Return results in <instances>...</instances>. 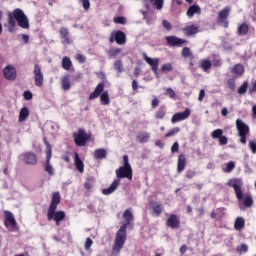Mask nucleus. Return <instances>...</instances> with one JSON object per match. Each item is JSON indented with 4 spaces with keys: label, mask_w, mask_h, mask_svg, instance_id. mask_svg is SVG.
I'll use <instances>...</instances> for the list:
<instances>
[{
    "label": "nucleus",
    "mask_w": 256,
    "mask_h": 256,
    "mask_svg": "<svg viewBox=\"0 0 256 256\" xmlns=\"http://www.w3.org/2000/svg\"><path fill=\"white\" fill-rule=\"evenodd\" d=\"M234 229L235 231H241L243 229H245V219L238 217L236 218L235 222H234Z\"/></svg>",
    "instance_id": "c9c22d12"
},
{
    "label": "nucleus",
    "mask_w": 256,
    "mask_h": 256,
    "mask_svg": "<svg viewBox=\"0 0 256 256\" xmlns=\"http://www.w3.org/2000/svg\"><path fill=\"white\" fill-rule=\"evenodd\" d=\"M203 215H205V208L204 207H200L197 209V216L199 217V219H201V217H203Z\"/></svg>",
    "instance_id": "680f3d73"
},
{
    "label": "nucleus",
    "mask_w": 256,
    "mask_h": 256,
    "mask_svg": "<svg viewBox=\"0 0 256 256\" xmlns=\"http://www.w3.org/2000/svg\"><path fill=\"white\" fill-rule=\"evenodd\" d=\"M231 13V7L226 6L221 11L218 12L217 16V23L218 25H221V27H224V29L229 28V14Z\"/></svg>",
    "instance_id": "6e6552de"
},
{
    "label": "nucleus",
    "mask_w": 256,
    "mask_h": 256,
    "mask_svg": "<svg viewBox=\"0 0 256 256\" xmlns=\"http://www.w3.org/2000/svg\"><path fill=\"white\" fill-rule=\"evenodd\" d=\"M236 251L237 253H247V251H249V247L247 244H241L237 246Z\"/></svg>",
    "instance_id": "09e8293b"
},
{
    "label": "nucleus",
    "mask_w": 256,
    "mask_h": 256,
    "mask_svg": "<svg viewBox=\"0 0 256 256\" xmlns=\"http://www.w3.org/2000/svg\"><path fill=\"white\" fill-rule=\"evenodd\" d=\"M3 75L7 81H15L17 79V69L13 65H7L3 69Z\"/></svg>",
    "instance_id": "dca6fc26"
},
{
    "label": "nucleus",
    "mask_w": 256,
    "mask_h": 256,
    "mask_svg": "<svg viewBox=\"0 0 256 256\" xmlns=\"http://www.w3.org/2000/svg\"><path fill=\"white\" fill-rule=\"evenodd\" d=\"M187 17L191 19L194 15H201V7L197 4L191 5L186 12Z\"/></svg>",
    "instance_id": "393cba45"
},
{
    "label": "nucleus",
    "mask_w": 256,
    "mask_h": 256,
    "mask_svg": "<svg viewBox=\"0 0 256 256\" xmlns=\"http://www.w3.org/2000/svg\"><path fill=\"white\" fill-rule=\"evenodd\" d=\"M122 217L126 222L116 232L112 247V255H119V253H121V249L125 247V243L127 242V228L130 227V229H133L135 217H133L131 209H126Z\"/></svg>",
    "instance_id": "f257e3e1"
},
{
    "label": "nucleus",
    "mask_w": 256,
    "mask_h": 256,
    "mask_svg": "<svg viewBox=\"0 0 256 256\" xmlns=\"http://www.w3.org/2000/svg\"><path fill=\"white\" fill-rule=\"evenodd\" d=\"M123 161H124L123 167H131V164H129V156L128 155L123 156Z\"/></svg>",
    "instance_id": "69168bd1"
},
{
    "label": "nucleus",
    "mask_w": 256,
    "mask_h": 256,
    "mask_svg": "<svg viewBox=\"0 0 256 256\" xmlns=\"http://www.w3.org/2000/svg\"><path fill=\"white\" fill-rule=\"evenodd\" d=\"M78 2L82 4L84 11H89L91 8V2L89 0H78Z\"/></svg>",
    "instance_id": "3c124183"
},
{
    "label": "nucleus",
    "mask_w": 256,
    "mask_h": 256,
    "mask_svg": "<svg viewBox=\"0 0 256 256\" xmlns=\"http://www.w3.org/2000/svg\"><path fill=\"white\" fill-rule=\"evenodd\" d=\"M152 216L153 217H161V213H163V204L160 202H151Z\"/></svg>",
    "instance_id": "4be33fe9"
},
{
    "label": "nucleus",
    "mask_w": 256,
    "mask_h": 256,
    "mask_svg": "<svg viewBox=\"0 0 256 256\" xmlns=\"http://www.w3.org/2000/svg\"><path fill=\"white\" fill-rule=\"evenodd\" d=\"M23 97L26 101H31V99H33V93H31V91L29 90H26L24 93H23Z\"/></svg>",
    "instance_id": "4d7b16f0"
},
{
    "label": "nucleus",
    "mask_w": 256,
    "mask_h": 256,
    "mask_svg": "<svg viewBox=\"0 0 256 256\" xmlns=\"http://www.w3.org/2000/svg\"><path fill=\"white\" fill-rule=\"evenodd\" d=\"M66 217L65 211L60 210L57 211V209L54 210H48L47 212V220L48 221H55L56 227H59L61 225V221H64Z\"/></svg>",
    "instance_id": "1a4fd4ad"
},
{
    "label": "nucleus",
    "mask_w": 256,
    "mask_h": 256,
    "mask_svg": "<svg viewBox=\"0 0 256 256\" xmlns=\"http://www.w3.org/2000/svg\"><path fill=\"white\" fill-rule=\"evenodd\" d=\"M162 26L164 27V29H166V31H171L173 29V25H171V22H169L168 20H163Z\"/></svg>",
    "instance_id": "864d4df0"
},
{
    "label": "nucleus",
    "mask_w": 256,
    "mask_h": 256,
    "mask_svg": "<svg viewBox=\"0 0 256 256\" xmlns=\"http://www.w3.org/2000/svg\"><path fill=\"white\" fill-rule=\"evenodd\" d=\"M74 165L80 173L85 172V164L83 163V160H81V158L79 157V153H75L74 155Z\"/></svg>",
    "instance_id": "cd10ccee"
},
{
    "label": "nucleus",
    "mask_w": 256,
    "mask_h": 256,
    "mask_svg": "<svg viewBox=\"0 0 256 256\" xmlns=\"http://www.w3.org/2000/svg\"><path fill=\"white\" fill-rule=\"evenodd\" d=\"M143 59L148 65H150L153 73L157 75V71H159V58H151L147 56L146 53H143Z\"/></svg>",
    "instance_id": "f3484780"
},
{
    "label": "nucleus",
    "mask_w": 256,
    "mask_h": 256,
    "mask_svg": "<svg viewBox=\"0 0 256 256\" xmlns=\"http://www.w3.org/2000/svg\"><path fill=\"white\" fill-rule=\"evenodd\" d=\"M191 117V109L186 108L183 112L175 113L171 118V123H179V121H185V119H189Z\"/></svg>",
    "instance_id": "2eb2a0df"
},
{
    "label": "nucleus",
    "mask_w": 256,
    "mask_h": 256,
    "mask_svg": "<svg viewBox=\"0 0 256 256\" xmlns=\"http://www.w3.org/2000/svg\"><path fill=\"white\" fill-rule=\"evenodd\" d=\"M227 84L229 89H231L232 91H235V78L228 79Z\"/></svg>",
    "instance_id": "13d9d810"
},
{
    "label": "nucleus",
    "mask_w": 256,
    "mask_h": 256,
    "mask_svg": "<svg viewBox=\"0 0 256 256\" xmlns=\"http://www.w3.org/2000/svg\"><path fill=\"white\" fill-rule=\"evenodd\" d=\"M120 184L121 180L115 179L108 188L102 190L103 195H111V193H115Z\"/></svg>",
    "instance_id": "b1692460"
},
{
    "label": "nucleus",
    "mask_w": 256,
    "mask_h": 256,
    "mask_svg": "<svg viewBox=\"0 0 256 256\" xmlns=\"http://www.w3.org/2000/svg\"><path fill=\"white\" fill-rule=\"evenodd\" d=\"M34 83L36 87H43V82L45 81V78L43 76V71L41 70V67L39 64L34 65Z\"/></svg>",
    "instance_id": "f8f14e48"
},
{
    "label": "nucleus",
    "mask_w": 256,
    "mask_h": 256,
    "mask_svg": "<svg viewBox=\"0 0 256 256\" xmlns=\"http://www.w3.org/2000/svg\"><path fill=\"white\" fill-rule=\"evenodd\" d=\"M205 99V90L201 89L198 96V101H203Z\"/></svg>",
    "instance_id": "338daca9"
},
{
    "label": "nucleus",
    "mask_w": 256,
    "mask_h": 256,
    "mask_svg": "<svg viewBox=\"0 0 256 256\" xmlns=\"http://www.w3.org/2000/svg\"><path fill=\"white\" fill-rule=\"evenodd\" d=\"M249 33V24L247 22H243L242 24L238 25L237 28V35L240 37H245Z\"/></svg>",
    "instance_id": "7c9ffc66"
},
{
    "label": "nucleus",
    "mask_w": 256,
    "mask_h": 256,
    "mask_svg": "<svg viewBox=\"0 0 256 256\" xmlns=\"http://www.w3.org/2000/svg\"><path fill=\"white\" fill-rule=\"evenodd\" d=\"M232 73L234 75H243V73H245V68L243 67V65L241 64H236L233 68H232Z\"/></svg>",
    "instance_id": "58836bf2"
},
{
    "label": "nucleus",
    "mask_w": 256,
    "mask_h": 256,
    "mask_svg": "<svg viewBox=\"0 0 256 256\" xmlns=\"http://www.w3.org/2000/svg\"><path fill=\"white\" fill-rule=\"evenodd\" d=\"M61 88H62L64 91H69V89H71V75L65 74V75L61 78Z\"/></svg>",
    "instance_id": "c85d7f7f"
},
{
    "label": "nucleus",
    "mask_w": 256,
    "mask_h": 256,
    "mask_svg": "<svg viewBox=\"0 0 256 256\" xmlns=\"http://www.w3.org/2000/svg\"><path fill=\"white\" fill-rule=\"evenodd\" d=\"M73 139L76 147H85L87 141L91 139V134L87 133L85 129L79 128L78 132L73 133Z\"/></svg>",
    "instance_id": "423d86ee"
},
{
    "label": "nucleus",
    "mask_w": 256,
    "mask_h": 256,
    "mask_svg": "<svg viewBox=\"0 0 256 256\" xmlns=\"http://www.w3.org/2000/svg\"><path fill=\"white\" fill-rule=\"evenodd\" d=\"M93 183H95V177L90 176L84 182V187L89 191L90 189H93Z\"/></svg>",
    "instance_id": "ea45409f"
},
{
    "label": "nucleus",
    "mask_w": 256,
    "mask_h": 256,
    "mask_svg": "<svg viewBox=\"0 0 256 256\" xmlns=\"http://www.w3.org/2000/svg\"><path fill=\"white\" fill-rule=\"evenodd\" d=\"M166 227L170 229H179L181 227V218L177 214H170L166 220Z\"/></svg>",
    "instance_id": "ddd939ff"
},
{
    "label": "nucleus",
    "mask_w": 256,
    "mask_h": 256,
    "mask_svg": "<svg viewBox=\"0 0 256 256\" xmlns=\"http://www.w3.org/2000/svg\"><path fill=\"white\" fill-rule=\"evenodd\" d=\"M225 215V208H217L216 210H212L210 213L211 219H223Z\"/></svg>",
    "instance_id": "2f4dec72"
},
{
    "label": "nucleus",
    "mask_w": 256,
    "mask_h": 256,
    "mask_svg": "<svg viewBox=\"0 0 256 256\" xmlns=\"http://www.w3.org/2000/svg\"><path fill=\"white\" fill-rule=\"evenodd\" d=\"M249 147L252 150V153H256V143L253 141L249 142Z\"/></svg>",
    "instance_id": "774afa93"
},
{
    "label": "nucleus",
    "mask_w": 256,
    "mask_h": 256,
    "mask_svg": "<svg viewBox=\"0 0 256 256\" xmlns=\"http://www.w3.org/2000/svg\"><path fill=\"white\" fill-rule=\"evenodd\" d=\"M235 169V162L230 161L225 164V168H223L224 173H231Z\"/></svg>",
    "instance_id": "c03bdc74"
},
{
    "label": "nucleus",
    "mask_w": 256,
    "mask_h": 256,
    "mask_svg": "<svg viewBox=\"0 0 256 256\" xmlns=\"http://www.w3.org/2000/svg\"><path fill=\"white\" fill-rule=\"evenodd\" d=\"M199 67L201 70H203L205 73H207V71H209V69H211V67H213V63H211V60H209V59H202L200 61Z\"/></svg>",
    "instance_id": "72a5a7b5"
},
{
    "label": "nucleus",
    "mask_w": 256,
    "mask_h": 256,
    "mask_svg": "<svg viewBox=\"0 0 256 256\" xmlns=\"http://www.w3.org/2000/svg\"><path fill=\"white\" fill-rule=\"evenodd\" d=\"M71 67H73V62L71 61V58L68 56H65L62 58V69H65V71H70Z\"/></svg>",
    "instance_id": "e433bc0d"
},
{
    "label": "nucleus",
    "mask_w": 256,
    "mask_h": 256,
    "mask_svg": "<svg viewBox=\"0 0 256 256\" xmlns=\"http://www.w3.org/2000/svg\"><path fill=\"white\" fill-rule=\"evenodd\" d=\"M99 96L101 105H109V103H111L109 100V92L105 91V83L103 82H100L94 91L90 93L89 100L93 101V99H97Z\"/></svg>",
    "instance_id": "20e7f679"
},
{
    "label": "nucleus",
    "mask_w": 256,
    "mask_h": 256,
    "mask_svg": "<svg viewBox=\"0 0 256 256\" xmlns=\"http://www.w3.org/2000/svg\"><path fill=\"white\" fill-rule=\"evenodd\" d=\"M59 203H61V194L59 192H55L52 196L48 210L53 211L54 209H57V205H59Z\"/></svg>",
    "instance_id": "a878e982"
},
{
    "label": "nucleus",
    "mask_w": 256,
    "mask_h": 256,
    "mask_svg": "<svg viewBox=\"0 0 256 256\" xmlns=\"http://www.w3.org/2000/svg\"><path fill=\"white\" fill-rule=\"evenodd\" d=\"M149 133L147 132H140L137 136L136 139L139 143H147L149 141Z\"/></svg>",
    "instance_id": "4c0bfd02"
},
{
    "label": "nucleus",
    "mask_w": 256,
    "mask_h": 256,
    "mask_svg": "<svg viewBox=\"0 0 256 256\" xmlns=\"http://www.w3.org/2000/svg\"><path fill=\"white\" fill-rule=\"evenodd\" d=\"M22 161L26 165H36L37 164V154L33 152H25L22 154Z\"/></svg>",
    "instance_id": "6ab92c4d"
},
{
    "label": "nucleus",
    "mask_w": 256,
    "mask_h": 256,
    "mask_svg": "<svg viewBox=\"0 0 256 256\" xmlns=\"http://www.w3.org/2000/svg\"><path fill=\"white\" fill-rule=\"evenodd\" d=\"M76 59L79 61V63H85V61H87V58H85L83 54H77Z\"/></svg>",
    "instance_id": "0e129e2a"
},
{
    "label": "nucleus",
    "mask_w": 256,
    "mask_h": 256,
    "mask_svg": "<svg viewBox=\"0 0 256 256\" xmlns=\"http://www.w3.org/2000/svg\"><path fill=\"white\" fill-rule=\"evenodd\" d=\"M179 131H181V129H180L179 127L172 128L171 130H169V131L165 134V137H166V138L174 137V135H177V133H179Z\"/></svg>",
    "instance_id": "49530a36"
},
{
    "label": "nucleus",
    "mask_w": 256,
    "mask_h": 256,
    "mask_svg": "<svg viewBox=\"0 0 256 256\" xmlns=\"http://www.w3.org/2000/svg\"><path fill=\"white\" fill-rule=\"evenodd\" d=\"M4 225L5 227H16L17 226V221L15 220V216H13V213L11 211H4Z\"/></svg>",
    "instance_id": "aec40b11"
},
{
    "label": "nucleus",
    "mask_w": 256,
    "mask_h": 256,
    "mask_svg": "<svg viewBox=\"0 0 256 256\" xmlns=\"http://www.w3.org/2000/svg\"><path fill=\"white\" fill-rule=\"evenodd\" d=\"M161 71L163 73H167L169 71H173V65L171 63H165L161 66Z\"/></svg>",
    "instance_id": "8fccbe9b"
},
{
    "label": "nucleus",
    "mask_w": 256,
    "mask_h": 256,
    "mask_svg": "<svg viewBox=\"0 0 256 256\" xmlns=\"http://www.w3.org/2000/svg\"><path fill=\"white\" fill-rule=\"evenodd\" d=\"M93 157L96 159V161L107 159V150L104 148L96 149L93 153Z\"/></svg>",
    "instance_id": "c756f323"
},
{
    "label": "nucleus",
    "mask_w": 256,
    "mask_h": 256,
    "mask_svg": "<svg viewBox=\"0 0 256 256\" xmlns=\"http://www.w3.org/2000/svg\"><path fill=\"white\" fill-rule=\"evenodd\" d=\"M93 245V240L91 238H86L84 249L88 251V249H91V246Z\"/></svg>",
    "instance_id": "bf43d9fd"
},
{
    "label": "nucleus",
    "mask_w": 256,
    "mask_h": 256,
    "mask_svg": "<svg viewBox=\"0 0 256 256\" xmlns=\"http://www.w3.org/2000/svg\"><path fill=\"white\" fill-rule=\"evenodd\" d=\"M195 175H197V172L195 170H187L185 177H186V179H193V177H195Z\"/></svg>",
    "instance_id": "6e6d98bb"
},
{
    "label": "nucleus",
    "mask_w": 256,
    "mask_h": 256,
    "mask_svg": "<svg viewBox=\"0 0 256 256\" xmlns=\"http://www.w3.org/2000/svg\"><path fill=\"white\" fill-rule=\"evenodd\" d=\"M165 115H167V107L165 105H162L155 112V119H164Z\"/></svg>",
    "instance_id": "f704fd0d"
},
{
    "label": "nucleus",
    "mask_w": 256,
    "mask_h": 256,
    "mask_svg": "<svg viewBox=\"0 0 256 256\" xmlns=\"http://www.w3.org/2000/svg\"><path fill=\"white\" fill-rule=\"evenodd\" d=\"M179 152V142H174L171 147V153H177Z\"/></svg>",
    "instance_id": "052dcab7"
},
{
    "label": "nucleus",
    "mask_w": 256,
    "mask_h": 256,
    "mask_svg": "<svg viewBox=\"0 0 256 256\" xmlns=\"http://www.w3.org/2000/svg\"><path fill=\"white\" fill-rule=\"evenodd\" d=\"M28 118H29V108L24 106L20 109L18 121L20 123H23V121H27Z\"/></svg>",
    "instance_id": "473e14b6"
},
{
    "label": "nucleus",
    "mask_w": 256,
    "mask_h": 256,
    "mask_svg": "<svg viewBox=\"0 0 256 256\" xmlns=\"http://www.w3.org/2000/svg\"><path fill=\"white\" fill-rule=\"evenodd\" d=\"M236 129L240 137V143L245 145L247 143V135H249V126L241 119L236 120Z\"/></svg>",
    "instance_id": "0eeeda50"
},
{
    "label": "nucleus",
    "mask_w": 256,
    "mask_h": 256,
    "mask_svg": "<svg viewBox=\"0 0 256 256\" xmlns=\"http://www.w3.org/2000/svg\"><path fill=\"white\" fill-rule=\"evenodd\" d=\"M212 139H218L220 145H227L229 143V138L223 136V129H216L211 133Z\"/></svg>",
    "instance_id": "a211bd4d"
},
{
    "label": "nucleus",
    "mask_w": 256,
    "mask_h": 256,
    "mask_svg": "<svg viewBox=\"0 0 256 256\" xmlns=\"http://www.w3.org/2000/svg\"><path fill=\"white\" fill-rule=\"evenodd\" d=\"M166 43L169 47H183L188 41L177 36H166Z\"/></svg>",
    "instance_id": "4468645a"
},
{
    "label": "nucleus",
    "mask_w": 256,
    "mask_h": 256,
    "mask_svg": "<svg viewBox=\"0 0 256 256\" xmlns=\"http://www.w3.org/2000/svg\"><path fill=\"white\" fill-rule=\"evenodd\" d=\"M186 37H191L192 35H197L199 33V27L195 25L186 26L182 29Z\"/></svg>",
    "instance_id": "bb28decb"
},
{
    "label": "nucleus",
    "mask_w": 256,
    "mask_h": 256,
    "mask_svg": "<svg viewBox=\"0 0 256 256\" xmlns=\"http://www.w3.org/2000/svg\"><path fill=\"white\" fill-rule=\"evenodd\" d=\"M249 87V83L244 82L241 87L238 88L239 95H245L247 93V89Z\"/></svg>",
    "instance_id": "de8ad7c7"
},
{
    "label": "nucleus",
    "mask_w": 256,
    "mask_h": 256,
    "mask_svg": "<svg viewBox=\"0 0 256 256\" xmlns=\"http://www.w3.org/2000/svg\"><path fill=\"white\" fill-rule=\"evenodd\" d=\"M228 186L232 187L236 193V198L239 201V207L242 209L243 207L251 208L253 207V197L247 196L243 200V187L241 186V182L239 180L234 179L228 181Z\"/></svg>",
    "instance_id": "7ed1b4c3"
},
{
    "label": "nucleus",
    "mask_w": 256,
    "mask_h": 256,
    "mask_svg": "<svg viewBox=\"0 0 256 256\" xmlns=\"http://www.w3.org/2000/svg\"><path fill=\"white\" fill-rule=\"evenodd\" d=\"M17 23L22 29H29V18H27V15H25V12L21 8H16L13 10V13H8V29L11 33L15 31Z\"/></svg>",
    "instance_id": "f03ea898"
},
{
    "label": "nucleus",
    "mask_w": 256,
    "mask_h": 256,
    "mask_svg": "<svg viewBox=\"0 0 256 256\" xmlns=\"http://www.w3.org/2000/svg\"><path fill=\"white\" fill-rule=\"evenodd\" d=\"M43 143L46 146V164L44 165V171H46L50 177H53V175H55V169L53 168V165H51L53 149L51 148V144L47 140V137L43 138Z\"/></svg>",
    "instance_id": "39448f33"
},
{
    "label": "nucleus",
    "mask_w": 256,
    "mask_h": 256,
    "mask_svg": "<svg viewBox=\"0 0 256 256\" xmlns=\"http://www.w3.org/2000/svg\"><path fill=\"white\" fill-rule=\"evenodd\" d=\"M121 51H122L121 48H112L108 51V56L110 58L115 59V57H117V55H120Z\"/></svg>",
    "instance_id": "37998d69"
},
{
    "label": "nucleus",
    "mask_w": 256,
    "mask_h": 256,
    "mask_svg": "<svg viewBox=\"0 0 256 256\" xmlns=\"http://www.w3.org/2000/svg\"><path fill=\"white\" fill-rule=\"evenodd\" d=\"M114 69L117 73H123L125 71V68H123V62L121 60H116L114 62Z\"/></svg>",
    "instance_id": "a19ab883"
},
{
    "label": "nucleus",
    "mask_w": 256,
    "mask_h": 256,
    "mask_svg": "<svg viewBox=\"0 0 256 256\" xmlns=\"http://www.w3.org/2000/svg\"><path fill=\"white\" fill-rule=\"evenodd\" d=\"M185 167H187V157L185 154H180L177 161V173H183Z\"/></svg>",
    "instance_id": "5701e85b"
},
{
    "label": "nucleus",
    "mask_w": 256,
    "mask_h": 256,
    "mask_svg": "<svg viewBox=\"0 0 256 256\" xmlns=\"http://www.w3.org/2000/svg\"><path fill=\"white\" fill-rule=\"evenodd\" d=\"M151 107L152 109H157V107H159V99L154 98L151 102Z\"/></svg>",
    "instance_id": "e2e57ef3"
},
{
    "label": "nucleus",
    "mask_w": 256,
    "mask_h": 256,
    "mask_svg": "<svg viewBox=\"0 0 256 256\" xmlns=\"http://www.w3.org/2000/svg\"><path fill=\"white\" fill-rule=\"evenodd\" d=\"M117 43V45H125L127 43V35H125V32L118 30L112 32V34L109 37V43Z\"/></svg>",
    "instance_id": "9d476101"
},
{
    "label": "nucleus",
    "mask_w": 256,
    "mask_h": 256,
    "mask_svg": "<svg viewBox=\"0 0 256 256\" xmlns=\"http://www.w3.org/2000/svg\"><path fill=\"white\" fill-rule=\"evenodd\" d=\"M181 55H182V57H184L185 59H187V58H191V59H193V53L191 52V48H189V47H184L183 49H182V51H181Z\"/></svg>",
    "instance_id": "79ce46f5"
},
{
    "label": "nucleus",
    "mask_w": 256,
    "mask_h": 256,
    "mask_svg": "<svg viewBox=\"0 0 256 256\" xmlns=\"http://www.w3.org/2000/svg\"><path fill=\"white\" fill-rule=\"evenodd\" d=\"M166 93L170 97V99H175V97H177V94L175 93V90L173 88H167Z\"/></svg>",
    "instance_id": "5fc2aeb1"
},
{
    "label": "nucleus",
    "mask_w": 256,
    "mask_h": 256,
    "mask_svg": "<svg viewBox=\"0 0 256 256\" xmlns=\"http://www.w3.org/2000/svg\"><path fill=\"white\" fill-rule=\"evenodd\" d=\"M114 23H117L118 25H125L127 23V20L123 16L114 17Z\"/></svg>",
    "instance_id": "603ef678"
},
{
    "label": "nucleus",
    "mask_w": 256,
    "mask_h": 256,
    "mask_svg": "<svg viewBox=\"0 0 256 256\" xmlns=\"http://www.w3.org/2000/svg\"><path fill=\"white\" fill-rule=\"evenodd\" d=\"M149 2L153 3L158 11H161L163 9V4L165 3V0H149Z\"/></svg>",
    "instance_id": "a18cd8bd"
},
{
    "label": "nucleus",
    "mask_w": 256,
    "mask_h": 256,
    "mask_svg": "<svg viewBox=\"0 0 256 256\" xmlns=\"http://www.w3.org/2000/svg\"><path fill=\"white\" fill-rule=\"evenodd\" d=\"M59 35H60L61 39H63L62 43L64 45H71V43H73L71 38H69V28L61 27L59 29Z\"/></svg>",
    "instance_id": "412c9836"
},
{
    "label": "nucleus",
    "mask_w": 256,
    "mask_h": 256,
    "mask_svg": "<svg viewBox=\"0 0 256 256\" xmlns=\"http://www.w3.org/2000/svg\"><path fill=\"white\" fill-rule=\"evenodd\" d=\"M116 177L118 179H133V168L131 166H121L116 170Z\"/></svg>",
    "instance_id": "9b49d317"
}]
</instances>
